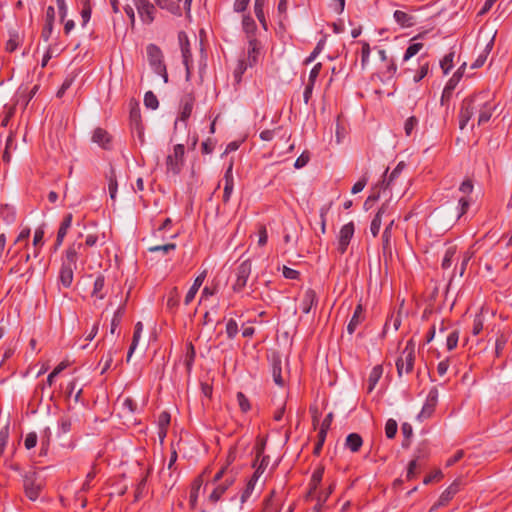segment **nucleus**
<instances>
[{
	"instance_id": "1",
	"label": "nucleus",
	"mask_w": 512,
	"mask_h": 512,
	"mask_svg": "<svg viewBox=\"0 0 512 512\" xmlns=\"http://www.w3.org/2000/svg\"><path fill=\"white\" fill-rule=\"evenodd\" d=\"M261 57L260 43L256 39H250L248 41L247 48L240 54L236 67L233 71V76L236 83H240L243 74L248 68L254 67Z\"/></svg>"
},
{
	"instance_id": "2",
	"label": "nucleus",
	"mask_w": 512,
	"mask_h": 512,
	"mask_svg": "<svg viewBox=\"0 0 512 512\" xmlns=\"http://www.w3.org/2000/svg\"><path fill=\"white\" fill-rule=\"evenodd\" d=\"M192 113V105L185 101L180 108V112L174 122V132L172 141L177 143H188L190 140L189 122Z\"/></svg>"
},
{
	"instance_id": "3",
	"label": "nucleus",
	"mask_w": 512,
	"mask_h": 512,
	"mask_svg": "<svg viewBox=\"0 0 512 512\" xmlns=\"http://www.w3.org/2000/svg\"><path fill=\"white\" fill-rule=\"evenodd\" d=\"M415 361V344L409 340L396 361L397 372L401 376L403 373H410L413 370Z\"/></svg>"
},
{
	"instance_id": "4",
	"label": "nucleus",
	"mask_w": 512,
	"mask_h": 512,
	"mask_svg": "<svg viewBox=\"0 0 512 512\" xmlns=\"http://www.w3.org/2000/svg\"><path fill=\"white\" fill-rule=\"evenodd\" d=\"M43 482L37 472L29 470L23 475V487L26 496L31 501H36L42 489Z\"/></svg>"
},
{
	"instance_id": "5",
	"label": "nucleus",
	"mask_w": 512,
	"mask_h": 512,
	"mask_svg": "<svg viewBox=\"0 0 512 512\" xmlns=\"http://www.w3.org/2000/svg\"><path fill=\"white\" fill-rule=\"evenodd\" d=\"M146 50L150 66L155 73L162 76L164 83H167L168 75L166 72V66L163 63V55L160 48L154 44H149Z\"/></svg>"
},
{
	"instance_id": "6",
	"label": "nucleus",
	"mask_w": 512,
	"mask_h": 512,
	"mask_svg": "<svg viewBox=\"0 0 512 512\" xmlns=\"http://www.w3.org/2000/svg\"><path fill=\"white\" fill-rule=\"evenodd\" d=\"M481 105V98H477V95L463 100L459 113V127L461 130L467 126L472 116L477 112L478 106Z\"/></svg>"
},
{
	"instance_id": "7",
	"label": "nucleus",
	"mask_w": 512,
	"mask_h": 512,
	"mask_svg": "<svg viewBox=\"0 0 512 512\" xmlns=\"http://www.w3.org/2000/svg\"><path fill=\"white\" fill-rule=\"evenodd\" d=\"M185 145L184 143H176L173 153L166 158L167 171L174 175L180 173L184 164Z\"/></svg>"
},
{
	"instance_id": "8",
	"label": "nucleus",
	"mask_w": 512,
	"mask_h": 512,
	"mask_svg": "<svg viewBox=\"0 0 512 512\" xmlns=\"http://www.w3.org/2000/svg\"><path fill=\"white\" fill-rule=\"evenodd\" d=\"M477 98H481L482 105L478 106L477 113L478 115V125H483L487 123L492 114L496 109V104L489 99V94L482 92L477 95Z\"/></svg>"
},
{
	"instance_id": "9",
	"label": "nucleus",
	"mask_w": 512,
	"mask_h": 512,
	"mask_svg": "<svg viewBox=\"0 0 512 512\" xmlns=\"http://www.w3.org/2000/svg\"><path fill=\"white\" fill-rule=\"evenodd\" d=\"M249 2H250V0H235V2H234V10L236 12H243V11H245V9L247 8ZM264 5H265V0H255L254 12H255V15H256L258 21L262 25V27L265 30H267L268 27H267V21H266V18H265V14H264Z\"/></svg>"
},
{
	"instance_id": "10",
	"label": "nucleus",
	"mask_w": 512,
	"mask_h": 512,
	"mask_svg": "<svg viewBox=\"0 0 512 512\" xmlns=\"http://www.w3.org/2000/svg\"><path fill=\"white\" fill-rule=\"evenodd\" d=\"M252 271V264L249 260H245L238 265L235 271V282L233 283V290L235 292H240L246 286L247 281L250 277Z\"/></svg>"
},
{
	"instance_id": "11",
	"label": "nucleus",
	"mask_w": 512,
	"mask_h": 512,
	"mask_svg": "<svg viewBox=\"0 0 512 512\" xmlns=\"http://www.w3.org/2000/svg\"><path fill=\"white\" fill-rule=\"evenodd\" d=\"M132 3L143 23L150 24L153 22L156 9L152 3L148 0H132Z\"/></svg>"
},
{
	"instance_id": "12",
	"label": "nucleus",
	"mask_w": 512,
	"mask_h": 512,
	"mask_svg": "<svg viewBox=\"0 0 512 512\" xmlns=\"http://www.w3.org/2000/svg\"><path fill=\"white\" fill-rule=\"evenodd\" d=\"M293 511V503L289 502L285 504L281 497L277 495H272L269 499L266 500L263 512H292Z\"/></svg>"
},
{
	"instance_id": "13",
	"label": "nucleus",
	"mask_w": 512,
	"mask_h": 512,
	"mask_svg": "<svg viewBox=\"0 0 512 512\" xmlns=\"http://www.w3.org/2000/svg\"><path fill=\"white\" fill-rule=\"evenodd\" d=\"M438 402V391L436 388H432L426 398V401L422 407V410L418 414V419L420 421H423L425 419H428L434 412L435 407Z\"/></svg>"
},
{
	"instance_id": "14",
	"label": "nucleus",
	"mask_w": 512,
	"mask_h": 512,
	"mask_svg": "<svg viewBox=\"0 0 512 512\" xmlns=\"http://www.w3.org/2000/svg\"><path fill=\"white\" fill-rule=\"evenodd\" d=\"M355 227L353 222H349L343 225L338 235V251L344 254L350 244V241L354 235Z\"/></svg>"
},
{
	"instance_id": "15",
	"label": "nucleus",
	"mask_w": 512,
	"mask_h": 512,
	"mask_svg": "<svg viewBox=\"0 0 512 512\" xmlns=\"http://www.w3.org/2000/svg\"><path fill=\"white\" fill-rule=\"evenodd\" d=\"M178 42H179V46H180L181 53H182L183 64L185 65V68H186V78L188 80L190 78V75H191L190 65H189V61H190V41H189V37L186 34V32H184V31L179 32V34H178Z\"/></svg>"
},
{
	"instance_id": "16",
	"label": "nucleus",
	"mask_w": 512,
	"mask_h": 512,
	"mask_svg": "<svg viewBox=\"0 0 512 512\" xmlns=\"http://www.w3.org/2000/svg\"><path fill=\"white\" fill-rule=\"evenodd\" d=\"M54 19H55V9L52 6H48V8L46 10L45 25H44L42 33H41V37L45 42H47L52 35Z\"/></svg>"
},
{
	"instance_id": "17",
	"label": "nucleus",
	"mask_w": 512,
	"mask_h": 512,
	"mask_svg": "<svg viewBox=\"0 0 512 512\" xmlns=\"http://www.w3.org/2000/svg\"><path fill=\"white\" fill-rule=\"evenodd\" d=\"M317 303L316 292L312 289H308L303 293L300 309L304 314L310 313L312 307Z\"/></svg>"
},
{
	"instance_id": "18",
	"label": "nucleus",
	"mask_w": 512,
	"mask_h": 512,
	"mask_svg": "<svg viewBox=\"0 0 512 512\" xmlns=\"http://www.w3.org/2000/svg\"><path fill=\"white\" fill-rule=\"evenodd\" d=\"M404 167V163L400 162L388 177L385 176L381 183V188L392 190ZM387 172L388 170L385 171V175L387 174Z\"/></svg>"
},
{
	"instance_id": "19",
	"label": "nucleus",
	"mask_w": 512,
	"mask_h": 512,
	"mask_svg": "<svg viewBox=\"0 0 512 512\" xmlns=\"http://www.w3.org/2000/svg\"><path fill=\"white\" fill-rule=\"evenodd\" d=\"M82 247V244L72 245L66 250L65 257L62 262L63 267H70L76 269L77 267V255L78 249Z\"/></svg>"
},
{
	"instance_id": "20",
	"label": "nucleus",
	"mask_w": 512,
	"mask_h": 512,
	"mask_svg": "<svg viewBox=\"0 0 512 512\" xmlns=\"http://www.w3.org/2000/svg\"><path fill=\"white\" fill-rule=\"evenodd\" d=\"M92 141L98 144L103 149L110 148L111 138L107 131L102 128H96L93 131Z\"/></svg>"
},
{
	"instance_id": "21",
	"label": "nucleus",
	"mask_w": 512,
	"mask_h": 512,
	"mask_svg": "<svg viewBox=\"0 0 512 512\" xmlns=\"http://www.w3.org/2000/svg\"><path fill=\"white\" fill-rule=\"evenodd\" d=\"M393 18L402 28H410L415 24L414 16L401 10H396Z\"/></svg>"
},
{
	"instance_id": "22",
	"label": "nucleus",
	"mask_w": 512,
	"mask_h": 512,
	"mask_svg": "<svg viewBox=\"0 0 512 512\" xmlns=\"http://www.w3.org/2000/svg\"><path fill=\"white\" fill-rule=\"evenodd\" d=\"M383 375V367L381 365H376L372 368L370 371L369 377H368V386H367V392L371 393L376 385L378 384L380 378Z\"/></svg>"
},
{
	"instance_id": "23",
	"label": "nucleus",
	"mask_w": 512,
	"mask_h": 512,
	"mask_svg": "<svg viewBox=\"0 0 512 512\" xmlns=\"http://www.w3.org/2000/svg\"><path fill=\"white\" fill-rule=\"evenodd\" d=\"M363 319V308L361 305H358L353 313L351 320L347 325L348 333L353 334L358 328V326L362 323Z\"/></svg>"
},
{
	"instance_id": "24",
	"label": "nucleus",
	"mask_w": 512,
	"mask_h": 512,
	"mask_svg": "<svg viewBox=\"0 0 512 512\" xmlns=\"http://www.w3.org/2000/svg\"><path fill=\"white\" fill-rule=\"evenodd\" d=\"M458 490H459L458 482H453L445 491L442 492V494L440 495V498L438 500V503L433 508H435L436 506L438 507V506L446 505L453 498V496L458 492Z\"/></svg>"
},
{
	"instance_id": "25",
	"label": "nucleus",
	"mask_w": 512,
	"mask_h": 512,
	"mask_svg": "<svg viewBox=\"0 0 512 512\" xmlns=\"http://www.w3.org/2000/svg\"><path fill=\"white\" fill-rule=\"evenodd\" d=\"M388 210V204H383L375 217L373 218L371 225H370V231L374 237H376L380 231L381 224H382V216L386 213Z\"/></svg>"
},
{
	"instance_id": "26",
	"label": "nucleus",
	"mask_w": 512,
	"mask_h": 512,
	"mask_svg": "<svg viewBox=\"0 0 512 512\" xmlns=\"http://www.w3.org/2000/svg\"><path fill=\"white\" fill-rule=\"evenodd\" d=\"M71 225H72V214H67L64 217V219L60 225V228L58 230L57 239H56V247H58L62 244L63 239L66 236L67 231L69 230Z\"/></svg>"
},
{
	"instance_id": "27",
	"label": "nucleus",
	"mask_w": 512,
	"mask_h": 512,
	"mask_svg": "<svg viewBox=\"0 0 512 512\" xmlns=\"http://www.w3.org/2000/svg\"><path fill=\"white\" fill-rule=\"evenodd\" d=\"M363 445L362 437L358 433H350L345 440V446L351 452H357Z\"/></svg>"
},
{
	"instance_id": "28",
	"label": "nucleus",
	"mask_w": 512,
	"mask_h": 512,
	"mask_svg": "<svg viewBox=\"0 0 512 512\" xmlns=\"http://www.w3.org/2000/svg\"><path fill=\"white\" fill-rule=\"evenodd\" d=\"M74 268L70 267H63L61 266L60 272H59V283L64 288H69L73 282V274H74Z\"/></svg>"
},
{
	"instance_id": "29",
	"label": "nucleus",
	"mask_w": 512,
	"mask_h": 512,
	"mask_svg": "<svg viewBox=\"0 0 512 512\" xmlns=\"http://www.w3.org/2000/svg\"><path fill=\"white\" fill-rule=\"evenodd\" d=\"M233 483L231 477L226 478L222 483L218 484L210 494V499L213 501H218L222 494L228 489V487Z\"/></svg>"
},
{
	"instance_id": "30",
	"label": "nucleus",
	"mask_w": 512,
	"mask_h": 512,
	"mask_svg": "<svg viewBox=\"0 0 512 512\" xmlns=\"http://www.w3.org/2000/svg\"><path fill=\"white\" fill-rule=\"evenodd\" d=\"M170 423V415L167 412H162L158 416V436L161 441L166 437V429Z\"/></svg>"
},
{
	"instance_id": "31",
	"label": "nucleus",
	"mask_w": 512,
	"mask_h": 512,
	"mask_svg": "<svg viewBox=\"0 0 512 512\" xmlns=\"http://www.w3.org/2000/svg\"><path fill=\"white\" fill-rule=\"evenodd\" d=\"M420 37H421V35L419 34V35L413 37L412 41H415V40H417ZM422 48H423V44L422 43H420V42H412L408 46V48L406 49V51L404 53L403 61L406 62L409 59H411L412 57H414Z\"/></svg>"
},
{
	"instance_id": "32",
	"label": "nucleus",
	"mask_w": 512,
	"mask_h": 512,
	"mask_svg": "<svg viewBox=\"0 0 512 512\" xmlns=\"http://www.w3.org/2000/svg\"><path fill=\"white\" fill-rule=\"evenodd\" d=\"M142 331H143V324L141 322H137L136 325H135V330H134V334H133V340H132V343L130 345V348H129V351H128V354H127V361L130 360L134 350L136 349L137 344L139 342V339L141 337Z\"/></svg>"
},
{
	"instance_id": "33",
	"label": "nucleus",
	"mask_w": 512,
	"mask_h": 512,
	"mask_svg": "<svg viewBox=\"0 0 512 512\" xmlns=\"http://www.w3.org/2000/svg\"><path fill=\"white\" fill-rule=\"evenodd\" d=\"M394 224V220H391L390 223L386 226L382 234V246L384 252L391 250V237H392V227Z\"/></svg>"
},
{
	"instance_id": "34",
	"label": "nucleus",
	"mask_w": 512,
	"mask_h": 512,
	"mask_svg": "<svg viewBox=\"0 0 512 512\" xmlns=\"http://www.w3.org/2000/svg\"><path fill=\"white\" fill-rule=\"evenodd\" d=\"M155 1H156V4L160 8L167 9L168 11H170L173 14L180 15L181 9H180L178 2L176 3V2H172V1H168V0H155Z\"/></svg>"
},
{
	"instance_id": "35",
	"label": "nucleus",
	"mask_w": 512,
	"mask_h": 512,
	"mask_svg": "<svg viewBox=\"0 0 512 512\" xmlns=\"http://www.w3.org/2000/svg\"><path fill=\"white\" fill-rule=\"evenodd\" d=\"M457 249L456 246H450L446 249L445 255L442 260V268L448 269L451 267L454 256L456 255Z\"/></svg>"
},
{
	"instance_id": "36",
	"label": "nucleus",
	"mask_w": 512,
	"mask_h": 512,
	"mask_svg": "<svg viewBox=\"0 0 512 512\" xmlns=\"http://www.w3.org/2000/svg\"><path fill=\"white\" fill-rule=\"evenodd\" d=\"M2 219L7 223L11 224L15 221V211L13 207L8 205L2 206L0 209Z\"/></svg>"
},
{
	"instance_id": "37",
	"label": "nucleus",
	"mask_w": 512,
	"mask_h": 512,
	"mask_svg": "<svg viewBox=\"0 0 512 512\" xmlns=\"http://www.w3.org/2000/svg\"><path fill=\"white\" fill-rule=\"evenodd\" d=\"M105 286V279L103 276H98L94 281V287L92 294L99 299L104 298L103 289Z\"/></svg>"
},
{
	"instance_id": "38",
	"label": "nucleus",
	"mask_w": 512,
	"mask_h": 512,
	"mask_svg": "<svg viewBox=\"0 0 512 512\" xmlns=\"http://www.w3.org/2000/svg\"><path fill=\"white\" fill-rule=\"evenodd\" d=\"M124 312H125V309L123 306L118 307V309L115 311L112 321H111V329H110L111 334L115 333L116 328L121 323Z\"/></svg>"
},
{
	"instance_id": "39",
	"label": "nucleus",
	"mask_w": 512,
	"mask_h": 512,
	"mask_svg": "<svg viewBox=\"0 0 512 512\" xmlns=\"http://www.w3.org/2000/svg\"><path fill=\"white\" fill-rule=\"evenodd\" d=\"M144 104L147 108L156 110L159 106L158 99L152 91H148L144 96Z\"/></svg>"
},
{
	"instance_id": "40",
	"label": "nucleus",
	"mask_w": 512,
	"mask_h": 512,
	"mask_svg": "<svg viewBox=\"0 0 512 512\" xmlns=\"http://www.w3.org/2000/svg\"><path fill=\"white\" fill-rule=\"evenodd\" d=\"M333 488H334V485H330L327 491L322 492V493H320L318 495L317 503H316V505L314 507V512H320V510L322 509L323 504L326 502V500L328 499L329 495L332 493Z\"/></svg>"
},
{
	"instance_id": "41",
	"label": "nucleus",
	"mask_w": 512,
	"mask_h": 512,
	"mask_svg": "<svg viewBox=\"0 0 512 512\" xmlns=\"http://www.w3.org/2000/svg\"><path fill=\"white\" fill-rule=\"evenodd\" d=\"M121 409L124 416L127 414H133L136 410V403L133 399L127 397L121 402Z\"/></svg>"
},
{
	"instance_id": "42",
	"label": "nucleus",
	"mask_w": 512,
	"mask_h": 512,
	"mask_svg": "<svg viewBox=\"0 0 512 512\" xmlns=\"http://www.w3.org/2000/svg\"><path fill=\"white\" fill-rule=\"evenodd\" d=\"M323 469H317L314 471L311 481H310V494H313L314 491L317 489L318 485L320 484L322 477H323Z\"/></svg>"
},
{
	"instance_id": "43",
	"label": "nucleus",
	"mask_w": 512,
	"mask_h": 512,
	"mask_svg": "<svg viewBox=\"0 0 512 512\" xmlns=\"http://www.w3.org/2000/svg\"><path fill=\"white\" fill-rule=\"evenodd\" d=\"M453 58H454V53L451 52V53H448L447 55H445L444 58L440 61V66H441L444 74H448V72L452 69Z\"/></svg>"
},
{
	"instance_id": "44",
	"label": "nucleus",
	"mask_w": 512,
	"mask_h": 512,
	"mask_svg": "<svg viewBox=\"0 0 512 512\" xmlns=\"http://www.w3.org/2000/svg\"><path fill=\"white\" fill-rule=\"evenodd\" d=\"M397 422L393 419H389L387 420L386 424H385V434L387 436V438L389 439H392L395 437L396 433H397Z\"/></svg>"
},
{
	"instance_id": "45",
	"label": "nucleus",
	"mask_w": 512,
	"mask_h": 512,
	"mask_svg": "<svg viewBox=\"0 0 512 512\" xmlns=\"http://www.w3.org/2000/svg\"><path fill=\"white\" fill-rule=\"evenodd\" d=\"M472 203L471 197L461 196L458 200V208H459V215L458 217H461L466 213L469 206Z\"/></svg>"
},
{
	"instance_id": "46",
	"label": "nucleus",
	"mask_w": 512,
	"mask_h": 512,
	"mask_svg": "<svg viewBox=\"0 0 512 512\" xmlns=\"http://www.w3.org/2000/svg\"><path fill=\"white\" fill-rule=\"evenodd\" d=\"M428 71H429V63L428 62L421 63L419 69L417 70V72L415 73V75L413 77V81L415 83L420 82L428 74Z\"/></svg>"
},
{
	"instance_id": "47",
	"label": "nucleus",
	"mask_w": 512,
	"mask_h": 512,
	"mask_svg": "<svg viewBox=\"0 0 512 512\" xmlns=\"http://www.w3.org/2000/svg\"><path fill=\"white\" fill-rule=\"evenodd\" d=\"M458 340H459V332L458 331L451 332L446 339L447 349L449 351L455 349L457 347Z\"/></svg>"
},
{
	"instance_id": "48",
	"label": "nucleus",
	"mask_w": 512,
	"mask_h": 512,
	"mask_svg": "<svg viewBox=\"0 0 512 512\" xmlns=\"http://www.w3.org/2000/svg\"><path fill=\"white\" fill-rule=\"evenodd\" d=\"M273 380L274 382L282 387L284 385V379L281 376V366L280 362L274 363L273 370H272Z\"/></svg>"
},
{
	"instance_id": "49",
	"label": "nucleus",
	"mask_w": 512,
	"mask_h": 512,
	"mask_svg": "<svg viewBox=\"0 0 512 512\" xmlns=\"http://www.w3.org/2000/svg\"><path fill=\"white\" fill-rule=\"evenodd\" d=\"M242 25L247 34L253 33L256 29L255 21L250 16L243 17Z\"/></svg>"
},
{
	"instance_id": "50",
	"label": "nucleus",
	"mask_w": 512,
	"mask_h": 512,
	"mask_svg": "<svg viewBox=\"0 0 512 512\" xmlns=\"http://www.w3.org/2000/svg\"><path fill=\"white\" fill-rule=\"evenodd\" d=\"M175 247H176L175 244L168 243V244H164V245L151 246L148 248V250L153 253L154 252H162V253L166 254V253L174 250Z\"/></svg>"
},
{
	"instance_id": "51",
	"label": "nucleus",
	"mask_w": 512,
	"mask_h": 512,
	"mask_svg": "<svg viewBox=\"0 0 512 512\" xmlns=\"http://www.w3.org/2000/svg\"><path fill=\"white\" fill-rule=\"evenodd\" d=\"M473 183L471 180L469 179H466L464 180L460 187H459V192H461L463 194V196H466V197H470L471 193L473 192Z\"/></svg>"
},
{
	"instance_id": "52",
	"label": "nucleus",
	"mask_w": 512,
	"mask_h": 512,
	"mask_svg": "<svg viewBox=\"0 0 512 512\" xmlns=\"http://www.w3.org/2000/svg\"><path fill=\"white\" fill-rule=\"evenodd\" d=\"M226 333L228 338H234L238 333V324L235 320L230 319L226 323Z\"/></svg>"
},
{
	"instance_id": "53",
	"label": "nucleus",
	"mask_w": 512,
	"mask_h": 512,
	"mask_svg": "<svg viewBox=\"0 0 512 512\" xmlns=\"http://www.w3.org/2000/svg\"><path fill=\"white\" fill-rule=\"evenodd\" d=\"M483 325H484V321H483L482 315L481 314H477L474 317V320H473V327H472L473 335L476 336V335L480 334V332L483 329Z\"/></svg>"
},
{
	"instance_id": "54",
	"label": "nucleus",
	"mask_w": 512,
	"mask_h": 512,
	"mask_svg": "<svg viewBox=\"0 0 512 512\" xmlns=\"http://www.w3.org/2000/svg\"><path fill=\"white\" fill-rule=\"evenodd\" d=\"M117 187H118L117 180L114 175V171L112 170L111 175L109 177V193H110V198L112 200L116 199Z\"/></svg>"
},
{
	"instance_id": "55",
	"label": "nucleus",
	"mask_w": 512,
	"mask_h": 512,
	"mask_svg": "<svg viewBox=\"0 0 512 512\" xmlns=\"http://www.w3.org/2000/svg\"><path fill=\"white\" fill-rule=\"evenodd\" d=\"M19 45V36L17 33H10V38L6 43V49L9 52H13Z\"/></svg>"
},
{
	"instance_id": "56",
	"label": "nucleus",
	"mask_w": 512,
	"mask_h": 512,
	"mask_svg": "<svg viewBox=\"0 0 512 512\" xmlns=\"http://www.w3.org/2000/svg\"><path fill=\"white\" fill-rule=\"evenodd\" d=\"M52 432L49 427H46L41 435V445L43 450H47L50 440H51Z\"/></svg>"
},
{
	"instance_id": "57",
	"label": "nucleus",
	"mask_w": 512,
	"mask_h": 512,
	"mask_svg": "<svg viewBox=\"0 0 512 512\" xmlns=\"http://www.w3.org/2000/svg\"><path fill=\"white\" fill-rule=\"evenodd\" d=\"M418 120L415 117H410L406 120L404 129L407 136H410L417 126Z\"/></svg>"
},
{
	"instance_id": "58",
	"label": "nucleus",
	"mask_w": 512,
	"mask_h": 512,
	"mask_svg": "<svg viewBox=\"0 0 512 512\" xmlns=\"http://www.w3.org/2000/svg\"><path fill=\"white\" fill-rule=\"evenodd\" d=\"M368 182V178L364 175L360 180H358L352 187L351 189V193L352 194H357L359 192H361L364 187L366 186Z\"/></svg>"
},
{
	"instance_id": "59",
	"label": "nucleus",
	"mask_w": 512,
	"mask_h": 512,
	"mask_svg": "<svg viewBox=\"0 0 512 512\" xmlns=\"http://www.w3.org/2000/svg\"><path fill=\"white\" fill-rule=\"evenodd\" d=\"M237 401L243 412H247L250 409V403L243 393L239 392L237 394Z\"/></svg>"
},
{
	"instance_id": "60",
	"label": "nucleus",
	"mask_w": 512,
	"mask_h": 512,
	"mask_svg": "<svg viewBox=\"0 0 512 512\" xmlns=\"http://www.w3.org/2000/svg\"><path fill=\"white\" fill-rule=\"evenodd\" d=\"M8 437H9L8 428L5 427L0 431V455H2V453L4 452V449L8 442Z\"/></svg>"
},
{
	"instance_id": "61",
	"label": "nucleus",
	"mask_w": 512,
	"mask_h": 512,
	"mask_svg": "<svg viewBox=\"0 0 512 512\" xmlns=\"http://www.w3.org/2000/svg\"><path fill=\"white\" fill-rule=\"evenodd\" d=\"M37 444V434L32 432V433H29L26 438H25V441H24V445L27 449H32L36 446Z\"/></svg>"
},
{
	"instance_id": "62",
	"label": "nucleus",
	"mask_w": 512,
	"mask_h": 512,
	"mask_svg": "<svg viewBox=\"0 0 512 512\" xmlns=\"http://www.w3.org/2000/svg\"><path fill=\"white\" fill-rule=\"evenodd\" d=\"M321 67V63H317L314 65V67L310 71L308 83L315 84L316 79L321 71Z\"/></svg>"
},
{
	"instance_id": "63",
	"label": "nucleus",
	"mask_w": 512,
	"mask_h": 512,
	"mask_svg": "<svg viewBox=\"0 0 512 512\" xmlns=\"http://www.w3.org/2000/svg\"><path fill=\"white\" fill-rule=\"evenodd\" d=\"M81 18H82V26H85L91 18V8L88 5V1L85 3V5L81 11Z\"/></svg>"
},
{
	"instance_id": "64",
	"label": "nucleus",
	"mask_w": 512,
	"mask_h": 512,
	"mask_svg": "<svg viewBox=\"0 0 512 512\" xmlns=\"http://www.w3.org/2000/svg\"><path fill=\"white\" fill-rule=\"evenodd\" d=\"M309 159H310V158H309V155H308L307 153H305V152H304V153H302V154H301V155L296 159V161H295V163H294L295 168L300 169V168H302V167L306 166V165H307V163L309 162Z\"/></svg>"
}]
</instances>
